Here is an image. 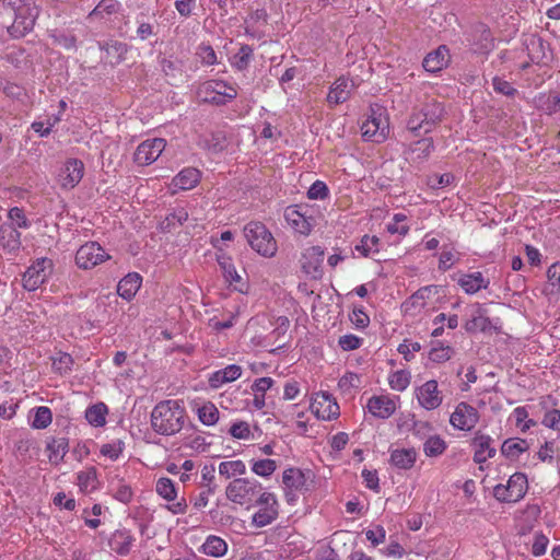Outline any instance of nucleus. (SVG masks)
<instances>
[{"instance_id":"f257e3e1","label":"nucleus","mask_w":560,"mask_h":560,"mask_svg":"<svg viewBox=\"0 0 560 560\" xmlns=\"http://www.w3.org/2000/svg\"><path fill=\"white\" fill-rule=\"evenodd\" d=\"M225 495L230 502L246 509L259 506L252 516V523L256 527H265L278 517L279 504L276 495L254 478L233 479L225 488Z\"/></svg>"},{"instance_id":"f03ea898","label":"nucleus","mask_w":560,"mask_h":560,"mask_svg":"<svg viewBox=\"0 0 560 560\" xmlns=\"http://www.w3.org/2000/svg\"><path fill=\"white\" fill-rule=\"evenodd\" d=\"M186 411L179 400L160 401L151 412V427L162 435L178 433L185 423Z\"/></svg>"},{"instance_id":"7ed1b4c3","label":"nucleus","mask_w":560,"mask_h":560,"mask_svg":"<svg viewBox=\"0 0 560 560\" xmlns=\"http://www.w3.org/2000/svg\"><path fill=\"white\" fill-rule=\"evenodd\" d=\"M3 4L14 14L8 32L14 38H20L30 33L38 16V8L33 0H3Z\"/></svg>"},{"instance_id":"20e7f679","label":"nucleus","mask_w":560,"mask_h":560,"mask_svg":"<svg viewBox=\"0 0 560 560\" xmlns=\"http://www.w3.org/2000/svg\"><path fill=\"white\" fill-rule=\"evenodd\" d=\"M244 235L250 247L259 255L272 257L277 252V242L271 232L260 222H249L244 228Z\"/></svg>"},{"instance_id":"39448f33","label":"nucleus","mask_w":560,"mask_h":560,"mask_svg":"<svg viewBox=\"0 0 560 560\" xmlns=\"http://www.w3.org/2000/svg\"><path fill=\"white\" fill-rule=\"evenodd\" d=\"M444 109L441 103L431 100L425 103L422 108L415 110L407 122V128L417 135L421 130L425 133L430 132L443 116Z\"/></svg>"},{"instance_id":"423d86ee","label":"nucleus","mask_w":560,"mask_h":560,"mask_svg":"<svg viewBox=\"0 0 560 560\" xmlns=\"http://www.w3.org/2000/svg\"><path fill=\"white\" fill-rule=\"evenodd\" d=\"M362 137L366 141L383 142L389 132L386 109L380 105L370 107V114L361 126Z\"/></svg>"},{"instance_id":"0eeeda50","label":"nucleus","mask_w":560,"mask_h":560,"mask_svg":"<svg viewBox=\"0 0 560 560\" xmlns=\"http://www.w3.org/2000/svg\"><path fill=\"white\" fill-rule=\"evenodd\" d=\"M198 96L208 103L222 104L237 96L235 85L223 80H208L201 83L197 91Z\"/></svg>"},{"instance_id":"6e6552de","label":"nucleus","mask_w":560,"mask_h":560,"mask_svg":"<svg viewBox=\"0 0 560 560\" xmlns=\"http://www.w3.org/2000/svg\"><path fill=\"white\" fill-rule=\"evenodd\" d=\"M527 488L526 476L522 472H515L505 485L499 483L493 488V495L498 501L514 503L524 498Z\"/></svg>"},{"instance_id":"1a4fd4ad","label":"nucleus","mask_w":560,"mask_h":560,"mask_svg":"<svg viewBox=\"0 0 560 560\" xmlns=\"http://www.w3.org/2000/svg\"><path fill=\"white\" fill-rule=\"evenodd\" d=\"M310 408L312 413L323 421L336 420L340 416L339 405L328 392L313 394Z\"/></svg>"},{"instance_id":"9d476101","label":"nucleus","mask_w":560,"mask_h":560,"mask_svg":"<svg viewBox=\"0 0 560 560\" xmlns=\"http://www.w3.org/2000/svg\"><path fill=\"white\" fill-rule=\"evenodd\" d=\"M463 327L469 334H475L477 331H490L494 328L488 316L486 307L478 302L468 304L465 307V320Z\"/></svg>"},{"instance_id":"9b49d317","label":"nucleus","mask_w":560,"mask_h":560,"mask_svg":"<svg viewBox=\"0 0 560 560\" xmlns=\"http://www.w3.org/2000/svg\"><path fill=\"white\" fill-rule=\"evenodd\" d=\"M54 269L52 260L39 258L34 261L23 275V287L27 291L38 289L51 275Z\"/></svg>"},{"instance_id":"f8f14e48","label":"nucleus","mask_w":560,"mask_h":560,"mask_svg":"<svg viewBox=\"0 0 560 560\" xmlns=\"http://www.w3.org/2000/svg\"><path fill=\"white\" fill-rule=\"evenodd\" d=\"M110 259V255L96 242H88L79 247L75 262L81 269H92Z\"/></svg>"},{"instance_id":"ddd939ff","label":"nucleus","mask_w":560,"mask_h":560,"mask_svg":"<svg viewBox=\"0 0 560 560\" xmlns=\"http://www.w3.org/2000/svg\"><path fill=\"white\" fill-rule=\"evenodd\" d=\"M155 492L170 504L167 510L174 514H184L187 511V502L185 498L177 500V489L172 479L161 477L155 482Z\"/></svg>"},{"instance_id":"4468645a","label":"nucleus","mask_w":560,"mask_h":560,"mask_svg":"<svg viewBox=\"0 0 560 560\" xmlns=\"http://www.w3.org/2000/svg\"><path fill=\"white\" fill-rule=\"evenodd\" d=\"M217 261L222 271L225 282L229 283L235 291L240 293H247L248 282L238 273L235 265L230 256H228L221 248L218 247Z\"/></svg>"},{"instance_id":"2eb2a0df","label":"nucleus","mask_w":560,"mask_h":560,"mask_svg":"<svg viewBox=\"0 0 560 560\" xmlns=\"http://www.w3.org/2000/svg\"><path fill=\"white\" fill-rule=\"evenodd\" d=\"M479 421V412L478 410L465 402V401H462L459 402L454 411L451 413V417H450V423L451 425L456 429V430H460V431H470L472 430L476 424L478 423Z\"/></svg>"},{"instance_id":"dca6fc26","label":"nucleus","mask_w":560,"mask_h":560,"mask_svg":"<svg viewBox=\"0 0 560 560\" xmlns=\"http://www.w3.org/2000/svg\"><path fill=\"white\" fill-rule=\"evenodd\" d=\"M399 401L398 396L374 395L368 399L366 408L373 417L388 419L395 413Z\"/></svg>"},{"instance_id":"f3484780","label":"nucleus","mask_w":560,"mask_h":560,"mask_svg":"<svg viewBox=\"0 0 560 560\" xmlns=\"http://www.w3.org/2000/svg\"><path fill=\"white\" fill-rule=\"evenodd\" d=\"M166 147L162 138L148 139L141 142L135 152V162L139 165H150L155 162Z\"/></svg>"},{"instance_id":"a211bd4d","label":"nucleus","mask_w":560,"mask_h":560,"mask_svg":"<svg viewBox=\"0 0 560 560\" xmlns=\"http://www.w3.org/2000/svg\"><path fill=\"white\" fill-rule=\"evenodd\" d=\"M418 404L425 410H434L442 405L443 395L435 380H430L416 388Z\"/></svg>"},{"instance_id":"6ab92c4d","label":"nucleus","mask_w":560,"mask_h":560,"mask_svg":"<svg viewBox=\"0 0 560 560\" xmlns=\"http://www.w3.org/2000/svg\"><path fill=\"white\" fill-rule=\"evenodd\" d=\"M324 255V249L319 246H311L303 252L301 257V267L306 276L312 279L322 278Z\"/></svg>"},{"instance_id":"aec40b11","label":"nucleus","mask_w":560,"mask_h":560,"mask_svg":"<svg viewBox=\"0 0 560 560\" xmlns=\"http://www.w3.org/2000/svg\"><path fill=\"white\" fill-rule=\"evenodd\" d=\"M84 174V164L78 159H68L58 174V183L63 189L74 188Z\"/></svg>"},{"instance_id":"412c9836","label":"nucleus","mask_w":560,"mask_h":560,"mask_svg":"<svg viewBox=\"0 0 560 560\" xmlns=\"http://www.w3.org/2000/svg\"><path fill=\"white\" fill-rule=\"evenodd\" d=\"M355 84L353 80L340 77L338 78L329 89L327 95V102L330 106H335L345 103L349 100Z\"/></svg>"},{"instance_id":"4be33fe9","label":"nucleus","mask_w":560,"mask_h":560,"mask_svg":"<svg viewBox=\"0 0 560 560\" xmlns=\"http://www.w3.org/2000/svg\"><path fill=\"white\" fill-rule=\"evenodd\" d=\"M22 245L21 233L8 222L0 224V248L8 254H15Z\"/></svg>"},{"instance_id":"5701e85b","label":"nucleus","mask_w":560,"mask_h":560,"mask_svg":"<svg viewBox=\"0 0 560 560\" xmlns=\"http://www.w3.org/2000/svg\"><path fill=\"white\" fill-rule=\"evenodd\" d=\"M450 60L451 55L448 48L445 45H441L424 57L422 66L425 71L434 73L446 68Z\"/></svg>"},{"instance_id":"b1692460","label":"nucleus","mask_w":560,"mask_h":560,"mask_svg":"<svg viewBox=\"0 0 560 560\" xmlns=\"http://www.w3.org/2000/svg\"><path fill=\"white\" fill-rule=\"evenodd\" d=\"M457 284L466 294L472 295L482 289H487L490 284V280L486 278L482 272L474 271L460 275Z\"/></svg>"},{"instance_id":"393cba45","label":"nucleus","mask_w":560,"mask_h":560,"mask_svg":"<svg viewBox=\"0 0 560 560\" xmlns=\"http://www.w3.org/2000/svg\"><path fill=\"white\" fill-rule=\"evenodd\" d=\"M136 541L135 536L128 529L115 530L108 540L109 548L119 556H127Z\"/></svg>"},{"instance_id":"a878e982","label":"nucleus","mask_w":560,"mask_h":560,"mask_svg":"<svg viewBox=\"0 0 560 560\" xmlns=\"http://www.w3.org/2000/svg\"><path fill=\"white\" fill-rule=\"evenodd\" d=\"M418 458V453L413 447L409 448H394L389 451V463L397 469L409 470L411 469Z\"/></svg>"},{"instance_id":"bb28decb","label":"nucleus","mask_w":560,"mask_h":560,"mask_svg":"<svg viewBox=\"0 0 560 560\" xmlns=\"http://www.w3.org/2000/svg\"><path fill=\"white\" fill-rule=\"evenodd\" d=\"M200 180V172L194 167H186L182 170L173 179L171 187L172 194L177 190L192 189Z\"/></svg>"},{"instance_id":"cd10ccee","label":"nucleus","mask_w":560,"mask_h":560,"mask_svg":"<svg viewBox=\"0 0 560 560\" xmlns=\"http://www.w3.org/2000/svg\"><path fill=\"white\" fill-rule=\"evenodd\" d=\"M242 375V368L237 364H230L222 370L213 372L209 376V385L212 388H220L226 383H231L240 378Z\"/></svg>"},{"instance_id":"c85d7f7f","label":"nucleus","mask_w":560,"mask_h":560,"mask_svg":"<svg viewBox=\"0 0 560 560\" xmlns=\"http://www.w3.org/2000/svg\"><path fill=\"white\" fill-rule=\"evenodd\" d=\"M282 482L284 487L289 490L287 492L288 501H293L291 498L292 491H302L306 487V476L299 468H288L283 471Z\"/></svg>"},{"instance_id":"c756f323","label":"nucleus","mask_w":560,"mask_h":560,"mask_svg":"<svg viewBox=\"0 0 560 560\" xmlns=\"http://www.w3.org/2000/svg\"><path fill=\"white\" fill-rule=\"evenodd\" d=\"M287 222L299 233L307 235L312 230L310 218L300 211L296 206L288 207L284 211Z\"/></svg>"},{"instance_id":"7c9ffc66","label":"nucleus","mask_w":560,"mask_h":560,"mask_svg":"<svg viewBox=\"0 0 560 560\" xmlns=\"http://www.w3.org/2000/svg\"><path fill=\"white\" fill-rule=\"evenodd\" d=\"M492 439L489 435L476 434L472 439L475 448L474 459L476 463H485L495 455V448L491 446Z\"/></svg>"},{"instance_id":"2f4dec72","label":"nucleus","mask_w":560,"mask_h":560,"mask_svg":"<svg viewBox=\"0 0 560 560\" xmlns=\"http://www.w3.org/2000/svg\"><path fill=\"white\" fill-rule=\"evenodd\" d=\"M142 278L137 272L125 276L117 285V293L126 301H130L139 291Z\"/></svg>"},{"instance_id":"473e14b6","label":"nucleus","mask_w":560,"mask_h":560,"mask_svg":"<svg viewBox=\"0 0 560 560\" xmlns=\"http://www.w3.org/2000/svg\"><path fill=\"white\" fill-rule=\"evenodd\" d=\"M69 443L66 438H49L46 444V453L52 465H59L68 452Z\"/></svg>"},{"instance_id":"72a5a7b5","label":"nucleus","mask_w":560,"mask_h":560,"mask_svg":"<svg viewBox=\"0 0 560 560\" xmlns=\"http://www.w3.org/2000/svg\"><path fill=\"white\" fill-rule=\"evenodd\" d=\"M540 405L544 409H547L549 406L555 407L557 401L550 396H546L541 398ZM541 424L553 431L560 432V410L556 408L546 410L541 419Z\"/></svg>"},{"instance_id":"f704fd0d","label":"nucleus","mask_w":560,"mask_h":560,"mask_svg":"<svg viewBox=\"0 0 560 560\" xmlns=\"http://www.w3.org/2000/svg\"><path fill=\"white\" fill-rule=\"evenodd\" d=\"M246 465L242 459H232L221 462L218 466L219 476L229 480L235 478H243L246 474Z\"/></svg>"},{"instance_id":"c9c22d12","label":"nucleus","mask_w":560,"mask_h":560,"mask_svg":"<svg viewBox=\"0 0 560 560\" xmlns=\"http://www.w3.org/2000/svg\"><path fill=\"white\" fill-rule=\"evenodd\" d=\"M199 551L210 557L220 558L228 552V544L221 537L210 535L201 545Z\"/></svg>"},{"instance_id":"e433bc0d","label":"nucleus","mask_w":560,"mask_h":560,"mask_svg":"<svg viewBox=\"0 0 560 560\" xmlns=\"http://www.w3.org/2000/svg\"><path fill=\"white\" fill-rule=\"evenodd\" d=\"M109 491L117 501L125 504L129 503L133 497V491L130 485L120 478H114L110 480Z\"/></svg>"},{"instance_id":"4c0bfd02","label":"nucleus","mask_w":560,"mask_h":560,"mask_svg":"<svg viewBox=\"0 0 560 560\" xmlns=\"http://www.w3.org/2000/svg\"><path fill=\"white\" fill-rule=\"evenodd\" d=\"M438 293V287L428 285L419 289L416 293H413L409 300L404 304L406 311H409L411 307L413 308H423L427 306V300Z\"/></svg>"},{"instance_id":"58836bf2","label":"nucleus","mask_w":560,"mask_h":560,"mask_svg":"<svg viewBox=\"0 0 560 560\" xmlns=\"http://www.w3.org/2000/svg\"><path fill=\"white\" fill-rule=\"evenodd\" d=\"M528 450V443L520 438L508 439L501 446V453L510 459L518 458Z\"/></svg>"},{"instance_id":"ea45409f","label":"nucleus","mask_w":560,"mask_h":560,"mask_svg":"<svg viewBox=\"0 0 560 560\" xmlns=\"http://www.w3.org/2000/svg\"><path fill=\"white\" fill-rule=\"evenodd\" d=\"M108 408L104 402L95 404L85 410V419L88 422L95 427L101 428L106 424V416Z\"/></svg>"},{"instance_id":"a19ab883","label":"nucleus","mask_w":560,"mask_h":560,"mask_svg":"<svg viewBox=\"0 0 560 560\" xmlns=\"http://www.w3.org/2000/svg\"><path fill=\"white\" fill-rule=\"evenodd\" d=\"M446 448L445 440L438 434L430 435L423 443V453L427 457H439Z\"/></svg>"},{"instance_id":"79ce46f5","label":"nucleus","mask_w":560,"mask_h":560,"mask_svg":"<svg viewBox=\"0 0 560 560\" xmlns=\"http://www.w3.org/2000/svg\"><path fill=\"white\" fill-rule=\"evenodd\" d=\"M433 150L434 143L431 138H423L418 140L410 147V153L412 155L411 160L423 161L431 154Z\"/></svg>"},{"instance_id":"37998d69","label":"nucleus","mask_w":560,"mask_h":560,"mask_svg":"<svg viewBox=\"0 0 560 560\" xmlns=\"http://www.w3.org/2000/svg\"><path fill=\"white\" fill-rule=\"evenodd\" d=\"M362 257H370L380 252V238L375 235H364L354 247Z\"/></svg>"},{"instance_id":"c03bdc74","label":"nucleus","mask_w":560,"mask_h":560,"mask_svg":"<svg viewBox=\"0 0 560 560\" xmlns=\"http://www.w3.org/2000/svg\"><path fill=\"white\" fill-rule=\"evenodd\" d=\"M61 120L60 114H52L46 116L44 120H36L32 124L31 128L39 136L47 137L55 127Z\"/></svg>"},{"instance_id":"a18cd8bd","label":"nucleus","mask_w":560,"mask_h":560,"mask_svg":"<svg viewBox=\"0 0 560 560\" xmlns=\"http://www.w3.org/2000/svg\"><path fill=\"white\" fill-rule=\"evenodd\" d=\"M33 420L31 422L34 429H46L52 421V413L48 407L40 406L32 410Z\"/></svg>"},{"instance_id":"49530a36","label":"nucleus","mask_w":560,"mask_h":560,"mask_svg":"<svg viewBox=\"0 0 560 560\" xmlns=\"http://www.w3.org/2000/svg\"><path fill=\"white\" fill-rule=\"evenodd\" d=\"M78 486L82 492L90 493L96 489V471L94 468L80 471L77 476Z\"/></svg>"},{"instance_id":"de8ad7c7","label":"nucleus","mask_w":560,"mask_h":560,"mask_svg":"<svg viewBox=\"0 0 560 560\" xmlns=\"http://www.w3.org/2000/svg\"><path fill=\"white\" fill-rule=\"evenodd\" d=\"M119 9V3L116 0H101L94 10L90 13L91 19H105Z\"/></svg>"},{"instance_id":"09e8293b","label":"nucleus","mask_w":560,"mask_h":560,"mask_svg":"<svg viewBox=\"0 0 560 560\" xmlns=\"http://www.w3.org/2000/svg\"><path fill=\"white\" fill-rule=\"evenodd\" d=\"M411 375L406 370H398L388 375V384L396 392H404L410 384Z\"/></svg>"},{"instance_id":"8fccbe9b","label":"nucleus","mask_w":560,"mask_h":560,"mask_svg":"<svg viewBox=\"0 0 560 560\" xmlns=\"http://www.w3.org/2000/svg\"><path fill=\"white\" fill-rule=\"evenodd\" d=\"M252 471L262 478H269L277 469V462L273 459L252 460Z\"/></svg>"},{"instance_id":"3c124183","label":"nucleus","mask_w":560,"mask_h":560,"mask_svg":"<svg viewBox=\"0 0 560 560\" xmlns=\"http://www.w3.org/2000/svg\"><path fill=\"white\" fill-rule=\"evenodd\" d=\"M535 102L537 108L545 114L552 115L559 112V94L539 95Z\"/></svg>"},{"instance_id":"603ef678","label":"nucleus","mask_w":560,"mask_h":560,"mask_svg":"<svg viewBox=\"0 0 560 560\" xmlns=\"http://www.w3.org/2000/svg\"><path fill=\"white\" fill-rule=\"evenodd\" d=\"M198 418L205 425H213L219 420V410L212 402H206L197 410Z\"/></svg>"},{"instance_id":"864d4df0","label":"nucleus","mask_w":560,"mask_h":560,"mask_svg":"<svg viewBox=\"0 0 560 560\" xmlns=\"http://www.w3.org/2000/svg\"><path fill=\"white\" fill-rule=\"evenodd\" d=\"M8 220L9 224H12L16 230L18 229H28L32 223L26 217L24 210L19 207H13L8 211Z\"/></svg>"},{"instance_id":"5fc2aeb1","label":"nucleus","mask_w":560,"mask_h":560,"mask_svg":"<svg viewBox=\"0 0 560 560\" xmlns=\"http://www.w3.org/2000/svg\"><path fill=\"white\" fill-rule=\"evenodd\" d=\"M477 32L480 35V38L478 42H475L474 45L476 46V51L480 54H487L493 48V38L491 35V32L489 28H487L485 25H480L477 28Z\"/></svg>"},{"instance_id":"6e6d98bb","label":"nucleus","mask_w":560,"mask_h":560,"mask_svg":"<svg viewBox=\"0 0 560 560\" xmlns=\"http://www.w3.org/2000/svg\"><path fill=\"white\" fill-rule=\"evenodd\" d=\"M253 58V49L248 45H243L232 57V66L237 70H245Z\"/></svg>"},{"instance_id":"4d7b16f0","label":"nucleus","mask_w":560,"mask_h":560,"mask_svg":"<svg viewBox=\"0 0 560 560\" xmlns=\"http://www.w3.org/2000/svg\"><path fill=\"white\" fill-rule=\"evenodd\" d=\"M407 217L404 213H396L393 217V221L389 222L386 226V230L390 234H398L400 236H405L409 232V226L405 224Z\"/></svg>"},{"instance_id":"13d9d810","label":"nucleus","mask_w":560,"mask_h":560,"mask_svg":"<svg viewBox=\"0 0 560 560\" xmlns=\"http://www.w3.org/2000/svg\"><path fill=\"white\" fill-rule=\"evenodd\" d=\"M124 447L125 444L121 440H115L110 443L103 444L100 452L103 456L116 460L121 455Z\"/></svg>"},{"instance_id":"bf43d9fd","label":"nucleus","mask_w":560,"mask_h":560,"mask_svg":"<svg viewBox=\"0 0 560 560\" xmlns=\"http://www.w3.org/2000/svg\"><path fill=\"white\" fill-rule=\"evenodd\" d=\"M73 359L68 353H59L52 359V368L60 374H67L71 371Z\"/></svg>"},{"instance_id":"052dcab7","label":"nucleus","mask_w":560,"mask_h":560,"mask_svg":"<svg viewBox=\"0 0 560 560\" xmlns=\"http://www.w3.org/2000/svg\"><path fill=\"white\" fill-rule=\"evenodd\" d=\"M360 384V376L352 372L346 373L338 382L339 388L345 393H349L354 388H359Z\"/></svg>"},{"instance_id":"680f3d73","label":"nucleus","mask_w":560,"mask_h":560,"mask_svg":"<svg viewBox=\"0 0 560 560\" xmlns=\"http://www.w3.org/2000/svg\"><path fill=\"white\" fill-rule=\"evenodd\" d=\"M548 544L549 538L545 534L536 532L533 536L532 553L536 557L544 555Z\"/></svg>"},{"instance_id":"e2e57ef3","label":"nucleus","mask_w":560,"mask_h":560,"mask_svg":"<svg viewBox=\"0 0 560 560\" xmlns=\"http://www.w3.org/2000/svg\"><path fill=\"white\" fill-rule=\"evenodd\" d=\"M452 355V349L448 346L438 345L433 347L429 352V359L433 362H445Z\"/></svg>"},{"instance_id":"0e129e2a","label":"nucleus","mask_w":560,"mask_h":560,"mask_svg":"<svg viewBox=\"0 0 560 560\" xmlns=\"http://www.w3.org/2000/svg\"><path fill=\"white\" fill-rule=\"evenodd\" d=\"M328 187L322 180H316L312 184L307 191V197L313 200H323L328 196Z\"/></svg>"},{"instance_id":"69168bd1","label":"nucleus","mask_w":560,"mask_h":560,"mask_svg":"<svg viewBox=\"0 0 560 560\" xmlns=\"http://www.w3.org/2000/svg\"><path fill=\"white\" fill-rule=\"evenodd\" d=\"M338 345L345 351L355 350L361 347L362 339L355 335H343L339 338Z\"/></svg>"},{"instance_id":"338daca9","label":"nucleus","mask_w":560,"mask_h":560,"mask_svg":"<svg viewBox=\"0 0 560 560\" xmlns=\"http://www.w3.org/2000/svg\"><path fill=\"white\" fill-rule=\"evenodd\" d=\"M492 86L497 93L513 96L516 93V90L511 85L510 82L503 80L502 78L494 77L492 79Z\"/></svg>"},{"instance_id":"774afa93","label":"nucleus","mask_w":560,"mask_h":560,"mask_svg":"<svg viewBox=\"0 0 560 560\" xmlns=\"http://www.w3.org/2000/svg\"><path fill=\"white\" fill-rule=\"evenodd\" d=\"M200 61L205 65H214L217 62V55L213 48L209 45H200L197 51Z\"/></svg>"}]
</instances>
